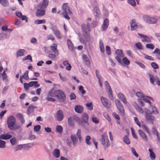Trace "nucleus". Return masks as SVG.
<instances>
[{"label":"nucleus","mask_w":160,"mask_h":160,"mask_svg":"<svg viewBox=\"0 0 160 160\" xmlns=\"http://www.w3.org/2000/svg\"><path fill=\"white\" fill-rule=\"evenodd\" d=\"M128 3L133 6H135L136 5V3L134 0H128Z\"/></svg>","instance_id":"obj_58"},{"label":"nucleus","mask_w":160,"mask_h":160,"mask_svg":"<svg viewBox=\"0 0 160 160\" xmlns=\"http://www.w3.org/2000/svg\"><path fill=\"white\" fill-rule=\"evenodd\" d=\"M53 33L58 38H62V36L60 34L59 31L57 30H53Z\"/></svg>","instance_id":"obj_37"},{"label":"nucleus","mask_w":160,"mask_h":160,"mask_svg":"<svg viewBox=\"0 0 160 160\" xmlns=\"http://www.w3.org/2000/svg\"><path fill=\"white\" fill-rule=\"evenodd\" d=\"M68 122L69 125L72 126L73 125V123L72 121V119L71 117H69L68 118Z\"/></svg>","instance_id":"obj_63"},{"label":"nucleus","mask_w":160,"mask_h":160,"mask_svg":"<svg viewBox=\"0 0 160 160\" xmlns=\"http://www.w3.org/2000/svg\"><path fill=\"white\" fill-rule=\"evenodd\" d=\"M57 118L58 121H61L63 118V114L61 110H58L57 112Z\"/></svg>","instance_id":"obj_24"},{"label":"nucleus","mask_w":160,"mask_h":160,"mask_svg":"<svg viewBox=\"0 0 160 160\" xmlns=\"http://www.w3.org/2000/svg\"><path fill=\"white\" fill-rule=\"evenodd\" d=\"M99 45L101 52L103 53L104 52V46L103 43L101 39H100L99 41Z\"/></svg>","instance_id":"obj_34"},{"label":"nucleus","mask_w":160,"mask_h":160,"mask_svg":"<svg viewBox=\"0 0 160 160\" xmlns=\"http://www.w3.org/2000/svg\"><path fill=\"white\" fill-rule=\"evenodd\" d=\"M62 8L64 12H62V17L64 18L67 19L69 20L70 18L68 15H72V13L68 6V3H65L63 4L62 6Z\"/></svg>","instance_id":"obj_1"},{"label":"nucleus","mask_w":160,"mask_h":160,"mask_svg":"<svg viewBox=\"0 0 160 160\" xmlns=\"http://www.w3.org/2000/svg\"><path fill=\"white\" fill-rule=\"evenodd\" d=\"M117 107L119 111V113L122 116L125 114V111L124 107L120 101L118 99L115 100Z\"/></svg>","instance_id":"obj_5"},{"label":"nucleus","mask_w":160,"mask_h":160,"mask_svg":"<svg viewBox=\"0 0 160 160\" xmlns=\"http://www.w3.org/2000/svg\"><path fill=\"white\" fill-rule=\"evenodd\" d=\"M56 131L60 133H62L63 131L62 127L60 125H57L56 127Z\"/></svg>","instance_id":"obj_41"},{"label":"nucleus","mask_w":160,"mask_h":160,"mask_svg":"<svg viewBox=\"0 0 160 160\" xmlns=\"http://www.w3.org/2000/svg\"><path fill=\"white\" fill-rule=\"evenodd\" d=\"M145 117L146 120L150 123L153 124V121L155 120V117L152 115L150 110L147 108L144 109Z\"/></svg>","instance_id":"obj_2"},{"label":"nucleus","mask_w":160,"mask_h":160,"mask_svg":"<svg viewBox=\"0 0 160 160\" xmlns=\"http://www.w3.org/2000/svg\"><path fill=\"white\" fill-rule=\"evenodd\" d=\"M123 141L126 144H129L131 142L128 138L126 135H125L123 138Z\"/></svg>","instance_id":"obj_38"},{"label":"nucleus","mask_w":160,"mask_h":160,"mask_svg":"<svg viewBox=\"0 0 160 160\" xmlns=\"http://www.w3.org/2000/svg\"><path fill=\"white\" fill-rule=\"evenodd\" d=\"M25 50L23 49H19L17 52L16 57L18 58L24 56Z\"/></svg>","instance_id":"obj_28"},{"label":"nucleus","mask_w":160,"mask_h":160,"mask_svg":"<svg viewBox=\"0 0 160 160\" xmlns=\"http://www.w3.org/2000/svg\"><path fill=\"white\" fill-rule=\"evenodd\" d=\"M142 100H143L145 102L148 103V104H149L150 106H151L152 105V103L150 101V100H151L152 101H154V99L148 96H145Z\"/></svg>","instance_id":"obj_19"},{"label":"nucleus","mask_w":160,"mask_h":160,"mask_svg":"<svg viewBox=\"0 0 160 160\" xmlns=\"http://www.w3.org/2000/svg\"><path fill=\"white\" fill-rule=\"evenodd\" d=\"M67 42L69 49H72L73 46V44L72 43L71 40L70 39H68L67 40Z\"/></svg>","instance_id":"obj_47"},{"label":"nucleus","mask_w":160,"mask_h":160,"mask_svg":"<svg viewBox=\"0 0 160 160\" xmlns=\"http://www.w3.org/2000/svg\"><path fill=\"white\" fill-rule=\"evenodd\" d=\"M118 97L121 99V101L124 104H127V102L125 96L121 93H119L118 94Z\"/></svg>","instance_id":"obj_22"},{"label":"nucleus","mask_w":160,"mask_h":160,"mask_svg":"<svg viewBox=\"0 0 160 160\" xmlns=\"http://www.w3.org/2000/svg\"><path fill=\"white\" fill-rule=\"evenodd\" d=\"M53 155L56 158H58L60 156V151L58 149H55L53 152Z\"/></svg>","instance_id":"obj_33"},{"label":"nucleus","mask_w":160,"mask_h":160,"mask_svg":"<svg viewBox=\"0 0 160 160\" xmlns=\"http://www.w3.org/2000/svg\"><path fill=\"white\" fill-rule=\"evenodd\" d=\"M6 142L0 140V148H4L5 147Z\"/></svg>","instance_id":"obj_56"},{"label":"nucleus","mask_w":160,"mask_h":160,"mask_svg":"<svg viewBox=\"0 0 160 160\" xmlns=\"http://www.w3.org/2000/svg\"><path fill=\"white\" fill-rule=\"evenodd\" d=\"M135 108L136 109L137 111H138L139 112L141 113H143V109L141 107H139L138 105L136 104V105L135 106Z\"/></svg>","instance_id":"obj_52"},{"label":"nucleus","mask_w":160,"mask_h":160,"mask_svg":"<svg viewBox=\"0 0 160 160\" xmlns=\"http://www.w3.org/2000/svg\"><path fill=\"white\" fill-rule=\"evenodd\" d=\"M101 99L103 105L105 107L107 108L110 107V102L107 99L102 96L101 98Z\"/></svg>","instance_id":"obj_11"},{"label":"nucleus","mask_w":160,"mask_h":160,"mask_svg":"<svg viewBox=\"0 0 160 160\" xmlns=\"http://www.w3.org/2000/svg\"><path fill=\"white\" fill-rule=\"evenodd\" d=\"M138 133L141 138L146 142L148 140V138L147 136L145 133H144L141 130H138Z\"/></svg>","instance_id":"obj_23"},{"label":"nucleus","mask_w":160,"mask_h":160,"mask_svg":"<svg viewBox=\"0 0 160 160\" xmlns=\"http://www.w3.org/2000/svg\"><path fill=\"white\" fill-rule=\"evenodd\" d=\"M57 55L55 54L50 53L48 55V57L52 60H55L57 58Z\"/></svg>","instance_id":"obj_42"},{"label":"nucleus","mask_w":160,"mask_h":160,"mask_svg":"<svg viewBox=\"0 0 160 160\" xmlns=\"http://www.w3.org/2000/svg\"><path fill=\"white\" fill-rule=\"evenodd\" d=\"M109 20L107 18H106L103 22V24L102 25L101 27V29L102 31H104L106 30L109 25Z\"/></svg>","instance_id":"obj_16"},{"label":"nucleus","mask_w":160,"mask_h":160,"mask_svg":"<svg viewBox=\"0 0 160 160\" xmlns=\"http://www.w3.org/2000/svg\"><path fill=\"white\" fill-rule=\"evenodd\" d=\"M50 96H49L48 94L47 97L46 98V99L48 101H50L52 102H54L55 101V99L52 98L50 97Z\"/></svg>","instance_id":"obj_60"},{"label":"nucleus","mask_w":160,"mask_h":160,"mask_svg":"<svg viewBox=\"0 0 160 160\" xmlns=\"http://www.w3.org/2000/svg\"><path fill=\"white\" fill-rule=\"evenodd\" d=\"M108 97L111 99H113V97L112 94V91L111 89L110 86H108Z\"/></svg>","instance_id":"obj_40"},{"label":"nucleus","mask_w":160,"mask_h":160,"mask_svg":"<svg viewBox=\"0 0 160 160\" xmlns=\"http://www.w3.org/2000/svg\"><path fill=\"white\" fill-rule=\"evenodd\" d=\"M59 91H58V90H55L54 88H52L49 91L48 93V95L50 97H57V96H58L57 94H58V92Z\"/></svg>","instance_id":"obj_12"},{"label":"nucleus","mask_w":160,"mask_h":160,"mask_svg":"<svg viewBox=\"0 0 160 160\" xmlns=\"http://www.w3.org/2000/svg\"><path fill=\"white\" fill-rule=\"evenodd\" d=\"M116 56L115 58L118 62L120 63L122 62L121 58L124 57L122 51L121 49H117L115 51Z\"/></svg>","instance_id":"obj_6"},{"label":"nucleus","mask_w":160,"mask_h":160,"mask_svg":"<svg viewBox=\"0 0 160 160\" xmlns=\"http://www.w3.org/2000/svg\"><path fill=\"white\" fill-rule=\"evenodd\" d=\"M35 108V107L34 106H30L27 109L28 112L29 113H30L33 112Z\"/></svg>","instance_id":"obj_44"},{"label":"nucleus","mask_w":160,"mask_h":160,"mask_svg":"<svg viewBox=\"0 0 160 160\" xmlns=\"http://www.w3.org/2000/svg\"><path fill=\"white\" fill-rule=\"evenodd\" d=\"M12 137V136L8 134H2L0 135V139L7 140L10 139Z\"/></svg>","instance_id":"obj_27"},{"label":"nucleus","mask_w":160,"mask_h":160,"mask_svg":"<svg viewBox=\"0 0 160 160\" xmlns=\"http://www.w3.org/2000/svg\"><path fill=\"white\" fill-rule=\"evenodd\" d=\"M143 18L144 21L149 24H154L157 22V19L156 18L150 17L148 16H144Z\"/></svg>","instance_id":"obj_7"},{"label":"nucleus","mask_w":160,"mask_h":160,"mask_svg":"<svg viewBox=\"0 0 160 160\" xmlns=\"http://www.w3.org/2000/svg\"><path fill=\"white\" fill-rule=\"evenodd\" d=\"M0 3L4 7H7L8 5V2L7 0H0Z\"/></svg>","instance_id":"obj_43"},{"label":"nucleus","mask_w":160,"mask_h":160,"mask_svg":"<svg viewBox=\"0 0 160 160\" xmlns=\"http://www.w3.org/2000/svg\"><path fill=\"white\" fill-rule=\"evenodd\" d=\"M46 22V21L45 19H37L34 21V23L36 24H44Z\"/></svg>","instance_id":"obj_32"},{"label":"nucleus","mask_w":160,"mask_h":160,"mask_svg":"<svg viewBox=\"0 0 160 160\" xmlns=\"http://www.w3.org/2000/svg\"><path fill=\"white\" fill-rule=\"evenodd\" d=\"M85 38L87 42H89L91 41V36H90V33L88 34H84Z\"/></svg>","instance_id":"obj_48"},{"label":"nucleus","mask_w":160,"mask_h":160,"mask_svg":"<svg viewBox=\"0 0 160 160\" xmlns=\"http://www.w3.org/2000/svg\"><path fill=\"white\" fill-rule=\"evenodd\" d=\"M91 139V137L89 136H87L86 137L85 139L86 142V143L88 145H90L91 144V143L90 141Z\"/></svg>","instance_id":"obj_53"},{"label":"nucleus","mask_w":160,"mask_h":160,"mask_svg":"<svg viewBox=\"0 0 160 160\" xmlns=\"http://www.w3.org/2000/svg\"><path fill=\"white\" fill-rule=\"evenodd\" d=\"M16 122V118L12 115L9 116L7 118V123L8 128L11 130H14V126Z\"/></svg>","instance_id":"obj_3"},{"label":"nucleus","mask_w":160,"mask_h":160,"mask_svg":"<svg viewBox=\"0 0 160 160\" xmlns=\"http://www.w3.org/2000/svg\"><path fill=\"white\" fill-rule=\"evenodd\" d=\"M45 14V11L43 9H38L36 12V15L37 17H41Z\"/></svg>","instance_id":"obj_17"},{"label":"nucleus","mask_w":160,"mask_h":160,"mask_svg":"<svg viewBox=\"0 0 160 160\" xmlns=\"http://www.w3.org/2000/svg\"><path fill=\"white\" fill-rule=\"evenodd\" d=\"M136 20L135 19H133L132 20L131 23V29L132 31H134L136 30L138 28V25L136 22Z\"/></svg>","instance_id":"obj_15"},{"label":"nucleus","mask_w":160,"mask_h":160,"mask_svg":"<svg viewBox=\"0 0 160 160\" xmlns=\"http://www.w3.org/2000/svg\"><path fill=\"white\" fill-rule=\"evenodd\" d=\"M82 58L84 63L86 65H90V63L89 59L86 55L83 54L82 56Z\"/></svg>","instance_id":"obj_25"},{"label":"nucleus","mask_w":160,"mask_h":160,"mask_svg":"<svg viewBox=\"0 0 160 160\" xmlns=\"http://www.w3.org/2000/svg\"><path fill=\"white\" fill-rule=\"evenodd\" d=\"M135 46L139 49L141 50L142 49V46L141 42H139L136 43Z\"/></svg>","instance_id":"obj_54"},{"label":"nucleus","mask_w":160,"mask_h":160,"mask_svg":"<svg viewBox=\"0 0 160 160\" xmlns=\"http://www.w3.org/2000/svg\"><path fill=\"white\" fill-rule=\"evenodd\" d=\"M10 142L12 145L15 144L16 142V138H12L10 140Z\"/></svg>","instance_id":"obj_64"},{"label":"nucleus","mask_w":160,"mask_h":160,"mask_svg":"<svg viewBox=\"0 0 160 160\" xmlns=\"http://www.w3.org/2000/svg\"><path fill=\"white\" fill-rule=\"evenodd\" d=\"M118 97L121 99V101L124 104H127V102L125 96L121 93H119L118 94Z\"/></svg>","instance_id":"obj_21"},{"label":"nucleus","mask_w":160,"mask_h":160,"mask_svg":"<svg viewBox=\"0 0 160 160\" xmlns=\"http://www.w3.org/2000/svg\"><path fill=\"white\" fill-rule=\"evenodd\" d=\"M82 120L84 122L88 124V116L86 113H83L82 115Z\"/></svg>","instance_id":"obj_26"},{"label":"nucleus","mask_w":160,"mask_h":160,"mask_svg":"<svg viewBox=\"0 0 160 160\" xmlns=\"http://www.w3.org/2000/svg\"><path fill=\"white\" fill-rule=\"evenodd\" d=\"M148 151L150 152L149 157L152 160H154L156 158V156L155 153L151 149H149Z\"/></svg>","instance_id":"obj_31"},{"label":"nucleus","mask_w":160,"mask_h":160,"mask_svg":"<svg viewBox=\"0 0 160 160\" xmlns=\"http://www.w3.org/2000/svg\"><path fill=\"white\" fill-rule=\"evenodd\" d=\"M86 106L88 108V109L91 110L93 109V105L92 103L91 102H88L86 104Z\"/></svg>","instance_id":"obj_50"},{"label":"nucleus","mask_w":160,"mask_h":160,"mask_svg":"<svg viewBox=\"0 0 160 160\" xmlns=\"http://www.w3.org/2000/svg\"><path fill=\"white\" fill-rule=\"evenodd\" d=\"M150 81L152 84L154 85V82L156 81V84L158 86H160V81L159 80V78L157 77H155L152 75L150 74Z\"/></svg>","instance_id":"obj_10"},{"label":"nucleus","mask_w":160,"mask_h":160,"mask_svg":"<svg viewBox=\"0 0 160 160\" xmlns=\"http://www.w3.org/2000/svg\"><path fill=\"white\" fill-rule=\"evenodd\" d=\"M58 91H59L57 94L58 96H57V98L61 102H64L66 99V96L64 92L62 90H58Z\"/></svg>","instance_id":"obj_9"},{"label":"nucleus","mask_w":160,"mask_h":160,"mask_svg":"<svg viewBox=\"0 0 160 160\" xmlns=\"http://www.w3.org/2000/svg\"><path fill=\"white\" fill-rule=\"evenodd\" d=\"M63 63V64L65 66L68 65L66 67V69L67 70L69 71L71 70L72 66L69 63L68 61V60L64 61Z\"/></svg>","instance_id":"obj_29"},{"label":"nucleus","mask_w":160,"mask_h":160,"mask_svg":"<svg viewBox=\"0 0 160 160\" xmlns=\"http://www.w3.org/2000/svg\"><path fill=\"white\" fill-rule=\"evenodd\" d=\"M77 135L79 141H80L82 139V138L81 136V130L80 129H78V130L77 133Z\"/></svg>","instance_id":"obj_55"},{"label":"nucleus","mask_w":160,"mask_h":160,"mask_svg":"<svg viewBox=\"0 0 160 160\" xmlns=\"http://www.w3.org/2000/svg\"><path fill=\"white\" fill-rule=\"evenodd\" d=\"M153 54H157L156 57L158 60H160V49L158 48H156L153 52Z\"/></svg>","instance_id":"obj_30"},{"label":"nucleus","mask_w":160,"mask_h":160,"mask_svg":"<svg viewBox=\"0 0 160 160\" xmlns=\"http://www.w3.org/2000/svg\"><path fill=\"white\" fill-rule=\"evenodd\" d=\"M41 128V126L40 125H38L35 126L34 128V130L35 132H37Z\"/></svg>","instance_id":"obj_59"},{"label":"nucleus","mask_w":160,"mask_h":160,"mask_svg":"<svg viewBox=\"0 0 160 160\" xmlns=\"http://www.w3.org/2000/svg\"><path fill=\"white\" fill-rule=\"evenodd\" d=\"M146 47L147 48L153 49L154 48V45L152 44H148L146 45Z\"/></svg>","instance_id":"obj_57"},{"label":"nucleus","mask_w":160,"mask_h":160,"mask_svg":"<svg viewBox=\"0 0 160 160\" xmlns=\"http://www.w3.org/2000/svg\"><path fill=\"white\" fill-rule=\"evenodd\" d=\"M141 127L149 135H151L149 129L145 124H143L141 126Z\"/></svg>","instance_id":"obj_39"},{"label":"nucleus","mask_w":160,"mask_h":160,"mask_svg":"<svg viewBox=\"0 0 160 160\" xmlns=\"http://www.w3.org/2000/svg\"><path fill=\"white\" fill-rule=\"evenodd\" d=\"M151 65L152 67L154 69H158L159 68V67L158 65L156 63L154 62H152L151 64Z\"/></svg>","instance_id":"obj_61"},{"label":"nucleus","mask_w":160,"mask_h":160,"mask_svg":"<svg viewBox=\"0 0 160 160\" xmlns=\"http://www.w3.org/2000/svg\"><path fill=\"white\" fill-rule=\"evenodd\" d=\"M81 27L82 30L84 33V34L90 33L91 29L89 23H87L86 25L85 24L83 23L82 24Z\"/></svg>","instance_id":"obj_8"},{"label":"nucleus","mask_w":160,"mask_h":160,"mask_svg":"<svg viewBox=\"0 0 160 160\" xmlns=\"http://www.w3.org/2000/svg\"><path fill=\"white\" fill-rule=\"evenodd\" d=\"M122 61H123L124 64L127 65H128L130 63L129 61L126 57L123 58L122 59Z\"/></svg>","instance_id":"obj_49"},{"label":"nucleus","mask_w":160,"mask_h":160,"mask_svg":"<svg viewBox=\"0 0 160 160\" xmlns=\"http://www.w3.org/2000/svg\"><path fill=\"white\" fill-rule=\"evenodd\" d=\"M42 3H40L38 5V7L40 8L44 9L47 7L48 4V0H42Z\"/></svg>","instance_id":"obj_14"},{"label":"nucleus","mask_w":160,"mask_h":160,"mask_svg":"<svg viewBox=\"0 0 160 160\" xmlns=\"http://www.w3.org/2000/svg\"><path fill=\"white\" fill-rule=\"evenodd\" d=\"M57 45L55 43H53L52 45L50 47V49L54 52L55 54L58 55L59 54L57 50Z\"/></svg>","instance_id":"obj_18"},{"label":"nucleus","mask_w":160,"mask_h":160,"mask_svg":"<svg viewBox=\"0 0 160 160\" xmlns=\"http://www.w3.org/2000/svg\"><path fill=\"white\" fill-rule=\"evenodd\" d=\"M136 95L138 97L140 98L142 100L145 96L141 92H137L136 94Z\"/></svg>","instance_id":"obj_46"},{"label":"nucleus","mask_w":160,"mask_h":160,"mask_svg":"<svg viewBox=\"0 0 160 160\" xmlns=\"http://www.w3.org/2000/svg\"><path fill=\"white\" fill-rule=\"evenodd\" d=\"M17 118L21 120V123H23L25 122V120L23 118V117L22 114L20 113H18L16 115Z\"/></svg>","instance_id":"obj_35"},{"label":"nucleus","mask_w":160,"mask_h":160,"mask_svg":"<svg viewBox=\"0 0 160 160\" xmlns=\"http://www.w3.org/2000/svg\"><path fill=\"white\" fill-rule=\"evenodd\" d=\"M100 141L105 148H107L110 146V142L108 138V136L106 134L104 133L102 135Z\"/></svg>","instance_id":"obj_4"},{"label":"nucleus","mask_w":160,"mask_h":160,"mask_svg":"<svg viewBox=\"0 0 160 160\" xmlns=\"http://www.w3.org/2000/svg\"><path fill=\"white\" fill-rule=\"evenodd\" d=\"M138 35L141 38H143V39L142 40V42H146L149 43L151 42V39L148 36L144 34H142L140 33H138Z\"/></svg>","instance_id":"obj_13"},{"label":"nucleus","mask_w":160,"mask_h":160,"mask_svg":"<svg viewBox=\"0 0 160 160\" xmlns=\"http://www.w3.org/2000/svg\"><path fill=\"white\" fill-rule=\"evenodd\" d=\"M74 110L77 113H81L83 111V108L80 105H76L75 106Z\"/></svg>","instance_id":"obj_20"},{"label":"nucleus","mask_w":160,"mask_h":160,"mask_svg":"<svg viewBox=\"0 0 160 160\" xmlns=\"http://www.w3.org/2000/svg\"><path fill=\"white\" fill-rule=\"evenodd\" d=\"M28 71H26L25 72L23 75L21 76L23 78L25 79L28 80L29 79V78L28 76Z\"/></svg>","instance_id":"obj_51"},{"label":"nucleus","mask_w":160,"mask_h":160,"mask_svg":"<svg viewBox=\"0 0 160 160\" xmlns=\"http://www.w3.org/2000/svg\"><path fill=\"white\" fill-rule=\"evenodd\" d=\"M72 140L74 145H76L78 142V139L75 135H71V136Z\"/></svg>","instance_id":"obj_36"},{"label":"nucleus","mask_w":160,"mask_h":160,"mask_svg":"<svg viewBox=\"0 0 160 160\" xmlns=\"http://www.w3.org/2000/svg\"><path fill=\"white\" fill-rule=\"evenodd\" d=\"M92 121L96 124H98L99 122L98 119L96 117H92Z\"/></svg>","instance_id":"obj_62"},{"label":"nucleus","mask_w":160,"mask_h":160,"mask_svg":"<svg viewBox=\"0 0 160 160\" xmlns=\"http://www.w3.org/2000/svg\"><path fill=\"white\" fill-rule=\"evenodd\" d=\"M151 106L152 107V113L154 114H158V112L156 108L152 105Z\"/></svg>","instance_id":"obj_45"}]
</instances>
